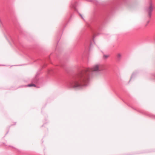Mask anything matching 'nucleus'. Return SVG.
I'll return each instance as SVG.
<instances>
[{
    "instance_id": "1",
    "label": "nucleus",
    "mask_w": 155,
    "mask_h": 155,
    "mask_svg": "<svg viewBox=\"0 0 155 155\" xmlns=\"http://www.w3.org/2000/svg\"><path fill=\"white\" fill-rule=\"evenodd\" d=\"M89 80V78L87 77L80 78L78 81H75L72 86L73 88L81 87L87 85V83Z\"/></svg>"
},
{
    "instance_id": "2",
    "label": "nucleus",
    "mask_w": 155,
    "mask_h": 155,
    "mask_svg": "<svg viewBox=\"0 0 155 155\" xmlns=\"http://www.w3.org/2000/svg\"><path fill=\"white\" fill-rule=\"evenodd\" d=\"M149 6L147 8V13L148 16L149 17H150L154 8L152 0H149Z\"/></svg>"
},
{
    "instance_id": "3",
    "label": "nucleus",
    "mask_w": 155,
    "mask_h": 155,
    "mask_svg": "<svg viewBox=\"0 0 155 155\" xmlns=\"http://www.w3.org/2000/svg\"><path fill=\"white\" fill-rule=\"evenodd\" d=\"M101 66L98 64L95 65L94 67L91 69V70H89V69H88L87 70L88 71H100L101 70Z\"/></svg>"
},
{
    "instance_id": "4",
    "label": "nucleus",
    "mask_w": 155,
    "mask_h": 155,
    "mask_svg": "<svg viewBox=\"0 0 155 155\" xmlns=\"http://www.w3.org/2000/svg\"><path fill=\"white\" fill-rule=\"evenodd\" d=\"M117 57L118 58H120L121 57V54H120V53H118L117 54Z\"/></svg>"
},
{
    "instance_id": "5",
    "label": "nucleus",
    "mask_w": 155,
    "mask_h": 155,
    "mask_svg": "<svg viewBox=\"0 0 155 155\" xmlns=\"http://www.w3.org/2000/svg\"><path fill=\"white\" fill-rule=\"evenodd\" d=\"M109 55H104V58H108L109 57Z\"/></svg>"
},
{
    "instance_id": "6",
    "label": "nucleus",
    "mask_w": 155,
    "mask_h": 155,
    "mask_svg": "<svg viewBox=\"0 0 155 155\" xmlns=\"http://www.w3.org/2000/svg\"><path fill=\"white\" fill-rule=\"evenodd\" d=\"M28 86L29 87L35 86V85L34 84H30L28 85Z\"/></svg>"
}]
</instances>
